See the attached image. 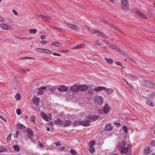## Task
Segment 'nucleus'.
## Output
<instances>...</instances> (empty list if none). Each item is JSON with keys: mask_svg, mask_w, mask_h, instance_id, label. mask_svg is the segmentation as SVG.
Returning a JSON list of instances; mask_svg holds the SVG:
<instances>
[{"mask_svg": "<svg viewBox=\"0 0 155 155\" xmlns=\"http://www.w3.org/2000/svg\"><path fill=\"white\" fill-rule=\"evenodd\" d=\"M150 148L149 147H147L145 148L144 150V153L145 154H147L150 153Z\"/></svg>", "mask_w": 155, "mask_h": 155, "instance_id": "4be33fe9", "label": "nucleus"}, {"mask_svg": "<svg viewBox=\"0 0 155 155\" xmlns=\"http://www.w3.org/2000/svg\"><path fill=\"white\" fill-rule=\"evenodd\" d=\"M0 26L1 28L5 30H10L12 29L10 28H12V27H11L8 25H7L5 24H2L0 25Z\"/></svg>", "mask_w": 155, "mask_h": 155, "instance_id": "f3484780", "label": "nucleus"}, {"mask_svg": "<svg viewBox=\"0 0 155 155\" xmlns=\"http://www.w3.org/2000/svg\"><path fill=\"white\" fill-rule=\"evenodd\" d=\"M89 119L93 120H96L97 119L99 118V116L97 115H91L87 117Z\"/></svg>", "mask_w": 155, "mask_h": 155, "instance_id": "4468645a", "label": "nucleus"}, {"mask_svg": "<svg viewBox=\"0 0 155 155\" xmlns=\"http://www.w3.org/2000/svg\"><path fill=\"white\" fill-rule=\"evenodd\" d=\"M106 88L105 87L99 86L97 87L96 88H94V91H96V92H99L102 90H106Z\"/></svg>", "mask_w": 155, "mask_h": 155, "instance_id": "2eb2a0df", "label": "nucleus"}, {"mask_svg": "<svg viewBox=\"0 0 155 155\" xmlns=\"http://www.w3.org/2000/svg\"><path fill=\"white\" fill-rule=\"evenodd\" d=\"M54 28L55 29H56L58 31H61V28H58L57 27H54Z\"/></svg>", "mask_w": 155, "mask_h": 155, "instance_id": "3c124183", "label": "nucleus"}, {"mask_svg": "<svg viewBox=\"0 0 155 155\" xmlns=\"http://www.w3.org/2000/svg\"><path fill=\"white\" fill-rule=\"evenodd\" d=\"M71 123V121L70 120H66L64 123V126H69Z\"/></svg>", "mask_w": 155, "mask_h": 155, "instance_id": "b1692460", "label": "nucleus"}, {"mask_svg": "<svg viewBox=\"0 0 155 155\" xmlns=\"http://www.w3.org/2000/svg\"><path fill=\"white\" fill-rule=\"evenodd\" d=\"M41 38L42 40H44L46 38V36L45 35H41Z\"/></svg>", "mask_w": 155, "mask_h": 155, "instance_id": "de8ad7c7", "label": "nucleus"}, {"mask_svg": "<svg viewBox=\"0 0 155 155\" xmlns=\"http://www.w3.org/2000/svg\"><path fill=\"white\" fill-rule=\"evenodd\" d=\"M43 52L45 53H46V54H51L52 53V52L47 49H44V50H43Z\"/></svg>", "mask_w": 155, "mask_h": 155, "instance_id": "7c9ffc66", "label": "nucleus"}, {"mask_svg": "<svg viewBox=\"0 0 155 155\" xmlns=\"http://www.w3.org/2000/svg\"><path fill=\"white\" fill-rule=\"evenodd\" d=\"M53 54L54 55H55V56H61L60 54H58V53H53Z\"/></svg>", "mask_w": 155, "mask_h": 155, "instance_id": "774afa93", "label": "nucleus"}, {"mask_svg": "<svg viewBox=\"0 0 155 155\" xmlns=\"http://www.w3.org/2000/svg\"><path fill=\"white\" fill-rule=\"evenodd\" d=\"M80 45V48H84L86 46L85 44H83V45Z\"/></svg>", "mask_w": 155, "mask_h": 155, "instance_id": "338daca9", "label": "nucleus"}, {"mask_svg": "<svg viewBox=\"0 0 155 155\" xmlns=\"http://www.w3.org/2000/svg\"><path fill=\"white\" fill-rule=\"evenodd\" d=\"M11 133H10L9 134L7 137V140L8 141H10L11 140Z\"/></svg>", "mask_w": 155, "mask_h": 155, "instance_id": "a18cd8bd", "label": "nucleus"}, {"mask_svg": "<svg viewBox=\"0 0 155 155\" xmlns=\"http://www.w3.org/2000/svg\"><path fill=\"white\" fill-rule=\"evenodd\" d=\"M66 24L70 28L73 30H80L78 26L75 25H74L71 24H69L68 23H66Z\"/></svg>", "mask_w": 155, "mask_h": 155, "instance_id": "1a4fd4ad", "label": "nucleus"}, {"mask_svg": "<svg viewBox=\"0 0 155 155\" xmlns=\"http://www.w3.org/2000/svg\"><path fill=\"white\" fill-rule=\"evenodd\" d=\"M51 45H53L57 46H60L62 45V44L60 43L57 42H53L51 43Z\"/></svg>", "mask_w": 155, "mask_h": 155, "instance_id": "cd10ccee", "label": "nucleus"}, {"mask_svg": "<svg viewBox=\"0 0 155 155\" xmlns=\"http://www.w3.org/2000/svg\"><path fill=\"white\" fill-rule=\"evenodd\" d=\"M0 118H1V119L2 120H3L5 121V122L7 120L6 119H5L4 118V117H3L2 116H0Z\"/></svg>", "mask_w": 155, "mask_h": 155, "instance_id": "4d7b16f0", "label": "nucleus"}, {"mask_svg": "<svg viewBox=\"0 0 155 155\" xmlns=\"http://www.w3.org/2000/svg\"><path fill=\"white\" fill-rule=\"evenodd\" d=\"M13 148L16 151H18L20 150V147L18 145H13Z\"/></svg>", "mask_w": 155, "mask_h": 155, "instance_id": "bb28decb", "label": "nucleus"}, {"mask_svg": "<svg viewBox=\"0 0 155 155\" xmlns=\"http://www.w3.org/2000/svg\"><path fill=\"white\" fill-rule=\"evenodd\" d=\"M95 145V143L94 141H92L89 143L90 146L89 150L91 153H92L95 151V149L94 146Z\"/></svg>", "mask_w": 155, "mask_h": 155, "instance_id": "39448f33", "label": "nucleus"}, {"mask_svg": "<svg viewBox=\"0 0 155 155\" xmlns=\"http://www.w3.org/2000/svg\"><path fill=\"white\" fill-rule=\"evenodd\" d=\"M40 16L43 18H44L45 19V20L46 21H47L48 22L47 20V19H48L49 20H51V16H44L43 15H41Z\"/></svg>", "mask_w": 155, "mask_h": 155, "instance_id": "c85d7f7f", "label": "nucleus"}, {"mask_svg": "<svg viewBox=\"0 0 155 155\" xmlns=\"http://www.w3.org/2000/svg\"><path fill=\"white\" fill-rule=\"evenodd\" d=\"M136 13L139 16H140L141 15H142V13H140V12L139 11H137L136 12Z\"/></svg>", "mask_w": 155, "mask_h": 155, "instance_id": "052dcab7", "label": "nucleus"}, {"mask_svg": "<svg viewBox=\"0 0 155 155\" xmlns=\"http://www.w3.org/2000/svg\"><path fill=\"white\" fill-rule=\"evenodd\" d=\"M55 144L57 146H58L61 145V144L59 142H57L55 143Z\"/></svg>", "mask_w": 155, "mask_h": 155, "instance_id": "bf43d9fd", "label": "nucleus"}, {"mask_svg": "<svg viewBox=\"0 0 155 155\" xmlns=\"http://www.w3.org/2000/svg\"><path fill=\"white\" fill-rule=\"evenodd\" d=\"M31 101L34 104L39 105L40 101L39 98L35 96L32 99Z\"/></svg>", "mask_w": 155, "mask_h": 155, "instance_id": "6e6552de", "label": "nucleus"}, {"mask_svg": "<svg viewBox=\"0 0 155 155\" xmlns=\"http://www.w3.org/2000/svg\"><path fill=\"white\" fill-rule=\"evenodd\" d=\"M37 31L36 29H30V32L31 34H35Z\"/></svg>", "mask_w": 155, "mask_h": 155, "instance_id": "72a5a7b5", "label": "nucleus"}, {"mask_svg": "<svg viewBox=\"0 0 155 155\" xmlns=\"http://www.w3.org/2000/svg\"><path fill=\"white\" fill-rule=\"evenodd\" d=\"M128 145H126V141L123 140L120 142L119 147V150L122 153H125L127 152L128 150Z\"/></svg>", "mask_w": 155, "mask_h": 155, "instance_id": "f257e3e1", "label": "nucleus"}, {"mask_svg": "<svg viewBox=\"0 0 155 155\" xmlns=\"http://www.w3.org/2000/svg\"><path fill=\"white\" fill-rule=\"evenodd\" d=\"M38 105H39L35 104V105L33 106L34 108L37 111H40V109L38 106Z\"/></svg>", "mask_w": 155, "mask_h": 155, "instance_id": "473e14b6", "label": "nucleus"}, {"mask_svg": "<svg viewBox=\"0 0 155 155\" xmlns=\"http://www.w3.org/2000/svg\"><path fill=\"white\" fill-rule=\"evenodd\" d=\"M19 71L24 73H25L26 72V70L23 68L20 69V70H19Z\"/></svg>", "mask_w": 155, "mask_h": 155, "instance_id": "49530a36", "label": "nucleus"}, {"mask_svg": "<svg viewBox=\"0 0 155 155\" xmlns=\"http://www.w3.org/2000/svg\"><path fill=\"white\" fill-rule=\"evenodd\" d=\"M95 102L97 104L101 105L103 99L101 96H97L94 99Z\"/></svg>", "mask_w": 155, "mask_h": 155, "instance_id": "0eeeda50", "label": "nucleus"}, {"mask_svg": "<svg viewBox=\"0 0 155 155\" xmlns=\"http://www.w3.org/2000/svg\"><path fill=\"white\" fill-rule=\"evenodd\" d=\"M18 128L22 129L25 128V126L23 124H18L17 125Z\"/></svg>", "mask_w": 155, "mask_h": 155, "instance_id": "f704fd0d", "label": "nucleus"}, {"mask_svg": "<svg viewBox=\"0 0 155 155\" xmlns=\"http://www.w3.org/2000/svg\"><path fill=\"white\" fill-rule=\"evenodd\" d=\"M71 153L73 155H75L76 154V152L73 149H71L70 150Z\"/></svg>", "mask_w": 155, "mask_h": 155, "instance_id": "37998d69", "label": "nucleus"}, {"mask_svg": "<svg viewBox=\"0 0 155 155\" xmlns=\"http://www.w3.org/2000/svg\"><path fill=\"white\" fill-rule=\"evenodd\" d=\"M38 146L41 147H44V145L41 143H39Z\"/></svg>", "mask_w": 155, "mask_h": 155, "instance_id": "0e129e2a", "label": "nucleus"}, {"mask_svg": "<svg viewBox=\"0 0 155 155\" xmlns=\"http://www.w3.org/2000/svg\"><path fill=\"white\" fill-rule=\"evenodd\" d=\"M48 43V41H41V43L42 45H44L46 44H47Z\"/></svg>", "mask_w": 155, "mask_h": 155, "instance_id": "6e6d98bb", "label": "nucleus"}, {"mask_svg": "<svg viewBox=\"0 0 155 155\" xmlns=\"http://www.w3.org/2000/svg\"><path fill=\"white\" fill-rule=\"evenodd\" d=\"M44 48H37L35 49V50L37 52H43Z\"/></svg>", "mask_w": 155, "mask_h": 155, "instance_id": "c9c22d12", "label": "nucleus"}, {"mask_svg": "<svg viewBox=\"0 0 155 155\" xmlns=\"http://www.w3.org/2000/svg\"><path fill=\"white\" fill-rule=\"evenodd\" d=\"M151 144L152 146L155 147V140H152L151 142Z\"/></svg>", "mask_w": 155, "mask_h": 155, "instance_id": "603ef678", "label": "nucleus"}, {"mask_svg": "<svg viewBox=\"0 0 155 155\" xmlns=\"http://www.w3.org/2000/svg\"><path fill=\"white\" fill-rule=\"evenodd\" d=\"M123 129L124 132H125L126 134L127 133V130L126 126H124L123 127Z\"/></svg>", "mask_w": 155, "mask_h": 155, "instance_id": "58836bf2", "label": "nucleus"}, {"mask_svg": "<svg viewBox=\"0 0 155 155\" xmlns=\"http://www.w3.org/2000/svg\"><path fill=\"white\" fill-rule=\"evenodd\" d=\"M96 45L99 46H101V44L98 43V40H97L96 42Z\"/></svg>", "mask_w": 155, "mask_h": 155, "instance_id": "680f3d73", "label": "nucleus"}, {"mask_svg": "<svg viewBox=\"0 0 155 155\" xmlns=\"http://www.w3.org/2000/svg\"><path fill=\"white\" fill-rule=\"evenodd\" d=\"M58 90L61 92H65L68 90V87L64 85H62L58 88Z\"/></svg>", "mask_w": 155, "mask_h": 155, "instance_id": "9d476101", "label": "nucleus"}, {"mask_svg": "<svg viewBox=\"0 0 155 155\" xmlns=\"http://www.w3.org/2000/svg\"><path fill=\"white\" fill-rule=\"evenodd\" d=\"M146 104L151 107H153L154 106L153 103L150 100H147L146 101Z\"/></svg>", "mask_w": 155, "mask_h": 155, "instance_id": "a878e982", "label": "nucleus"}, {"mask_svg": "<svg viewBox=\"0 0 155 155\" xmlns=\"http://www.w3.org/2000/svg\"><path fill=\"white\" fill-rule=\"evenodd\" d=\"M12 12L14 13V14L16 15H17L18 13L17 12L15 9H13L12 10Z\"/></svg>", "mask_w": 155, "mask_h": 155, "instance_id": "864d4df0", "label": "nucleus"}, {"mask_svg": "<svg viewBox=\"0 0 155 155\" xmlns=\"http://www.w3.org/2000/svg\"><path fill=\"white\" fill-rule=\"evenodd\" d=\"M110 48L114 49L115 50L118 51H120V48L114 45L111 44V45H110Z\"/></svg>", "mask_w": 155, "mask_h": 155, "instance_id": "aec40b11", "label": "nucleus"}, {"mask_svg": "<svg viewBox=\"0 0 155 155\" xmlns=\"http://www.w3.org/2000/svg\"><path fill=\"white\" fill-rule=\"evenodd\" d=\"M41 115L44 119L47 121L49 120V119H51L52 117V116L51 114H48L47 115L45 113L43 112H41Z\"/></svg>", "mask_w": 155, "mask_h": 155, "instance_id": "7ed1b4c3", "label": "nucleus"}, {"mask_svg": "<svg viewBox=\"0 0 155 155\" xmlns=\"http://www.w3.org/2000/svg\"><path fill=\"white\" fill-rule=\"evenodd\" d=\"M116 64L117 65L120 66H122V64L120 62H117Z\"/></svg>", "mask_w": 155, "mask_h": 155, "instance_id": "13d9d810", "label": "nucleus"}, {"mask_svg": "<svg viewBox=\"0 0 155 155\" xmlns=\"http://www.w3.org/2000/svg\"><path fill=\"white\" fill-rule=\"evenodd\" d=\"M6 149L3 146H0V153L4 152L6 151Z\"/></svg>", "mask_w": 155, "mask_h": 155, "instance_id": "c756f323", "label": "nucleus"}, {"mask_svg": "<svg viewBox=\"0 0 155 155\" xmlns=\"http://www.w3.org/2000/svg\"><path fill=\"white\" fill-rule=\"evenodd\" d=\"M39 91L37 93V95H41L43 94V91Z\"/></svg>", "mask_w": 155, "mask_h": 155, "instance_id": "09e8293b", "label": "nucleus"}, {"mask_svg": "<svg viewBox=\"0 0 155 155\" xmlns=\"http://www.w3.org/2000/svg\"><path fill=\"white\" fill-rule=\"evenodd\" d=\"M46 87L43 86V87H41L38 88L37 89L38 91H43V90H45V89H46Z\"/></svg>", "mask_w": 155, "mask_h": 155, "instance_id": "4c0bfd02", "label": "nucleus"}, {"mask_svg": "<svg viewBox=\"0 0 155 155\" xmlns=\"http://www.w3.org/2000/svg\"><path fill=\"white\" fill-rule=\"evenodd\" d=\"M71 89L73 92H77L79 90V85L76 84L73 85L71 87Z\"/></svg>", "mask_w": 155, "mask_h": 155, "instance_id": "f8f14e48", "label": "nucleus"}, {"mask_svg": "<svg viewBox=\"0 0 155 155\" xmlns=\"http://www.w3.org/2000/svg\"><path fill=\"white\" fill-rule=\"evenodd\" d=\"M15 98L16 100L19 101L21 98V95L19 94H17L15 96Z\"/></svg>", "mask_w": 155, "mask_h": 155, "instance_id": "2f4dec72", "label": "nucleus"}, {"mask_svg": "<svg viewBox=\"0 0 155 155\" xmlns=\"http://www.w3.org/2000/svg\"><path fill=\"white\" fill-rule=\"evenodd\" d=\"M80 48V45H79L76 46L75 47H73L72 48V49L74 50V49H76Z\"/></svg>", "mask_w": 155, "mask_h": 155, "instance_id": "5fc2aeb1", "label": "nucleus"}, {"mask_svg": "<svg viewBox=\"0 0 155 155\" xmlns=\"http://www.w3.org/2000/svg\"><path fill=\"white\" fill-rule=\"evenodd\" d=\"M35 117L34 115H32L31 117L30 120L33 122H35Z\"/></svg>", "mask_w": 155, "mask_h": 155, "instance_id": "e433bc0d", "label": "nucleus"}, {"mask_svg": "<svg viewBox=\"0 0 155 155\" xmlns=\"http://www.w3.org/2000/svg\"><path fill=\"white\" fill-rule=\"evenodd\" d=\"M110 26L112 27L113 28L115 29L116 30L118 31L119 32L122 33L123 32L122 31H121L118 28H117V27H116L113 24H110Z\"/></svg>", "mask_w": 155, "mask_h": 155, "instance_id": "412c9836", "label": "nucleus"}, {"mask_svg": "<svg viewBox=\"0 0 155 155\" xmlns=\"http://www.w3.org/2000/svg\"><path fill=\"white\" fill-rule=\"evenodd\" d=\"M16 113L18 115H20L21 114V111L20 109H18L16 110Z\"/></svg>", "mask_w": 155, "mask_h": 155, "instance_id": "a19ab883", "label": "nucleus"}, {"mask_svg": "<svg viewBox=\"0 0 155 155\" xmlns=\"http://www.w3.org/2000/svg\"><path fill=\"white\" fill-rule=\"evenodd\" d=\"M113 90L110 88H108L106 91V92L108 95L111 94L113 92Z\"/></svg>", "mask_w": 155, "mask_h": 155, "instance_id": "393cba45", "label": "nucleus"}, {"mask_svg": "<svg viewBox=\"0 0 155 155\" xmlns=\"http://www.w3.org/2000/svg\"><path fill=\"white\" fill-rule=\"evenodd\" d=\"M27 132L28 133V134H33V132L32 130L30 129H29L27 130Z\"/></svg>", "mask_w": 155, "mask_h": 155, "instance_id": "79ce46f5", "label": "nucleus"}, {"mask_svg": "<svg viewBox=\"0 0 155 155\" xmlns=\"http://www.w3.org/2000/svg\"><path fill=\"white\" fill-rule=\"evenodd\" d=\"M141 17L142 18H147V17L145 15H144V14H142V15H140Z\"/></svg>", "mask_w": 155, "mask_h": 155, "instance_id": "69168bd1", "label": "nucleus"}, {"mask_svg": "<svg viewBox=\"0 0 155 155\" xmlns=\"http://www.w3.org/2000/svg\"><path fill=\"white\" fill-rule=\"evenodd\" d=\"M145 84L148 87H153V88H154L155 87V84L149 81H146L145 82Z\"/></svg>", "mask_w": 155, "mask_h": 155, "instance_id": "9b49d317", "label": "nucleus"}, {"mask_svg": "<svg viewBox=\"0 0 155 155\" xmlns=\"http://www.w3.org/2000/svg\"><path fill=\"white\" fill-rule=\"evenodd\" d=\"M81 124L84 126H87L90 125V121L88 117H87L86 120L81 121Z\"/></svg>", "mask_w": 155, "mask_h": 155, "instance_id": "20e7f679", "label": "nucleus"}, {"mask_svg": "<svg viewBox=\"0 0 155 155\" xmlns=\"http://www.w3.org/2000/svg\"><path fill=\"white\" fill-rule=\"evenodd\" d=\"M87 89L88 87L86 85L79 86V90L81 91H84L87 90Z\"/></svg>", "mask_w": 155, "mask_h": 155, "instance_id": "ddd939ff", "label": "nucleus"}, {"mask_svg": "<svg viewBox=\"0 0 155 155\" xmlns=\"http://www.w3.org/2000/svg\"><path fill=\"white\" fill-rule=\"evenodd\" d=\"M113 127L110 124H107L105 126V130L107 131H109L112 130Z\"/></svg>", "mask_w": 155, "mask_h": 155, "instance_id": "dca6fc26", "label": "nucleus"}, {"mask_svg": "<svg viewBox=\"0 0 155 155\" xmlns=\"http://www.w3.org/2000/svg\"><path fill=\"white\" fill-rule=\"evenodd\" d=\"M104 42L105 44H106L107 45H108L109 47L111 45V44L110 42H109L108 41L106 40H104Z\"/></svg>", "mask_w": 155, "mask_h": 155, "instance_id": "c03bdc74", "label": "nucleus"}, {"mask_svg": "<svg viewBox=\"0 0 155 155\" xmlns=\"http://www.w3.org/2000/svg\"><path fill=\"white\" fill-rule=\"evenodd\" d=\"M87 28L88 30L90 32L93 33H97L99 35H100L102 37L104 38H107L106 35L103 32L99 31L95 29H92L91 28H90L88 26L86 27Z\"/></svg>", "mask_w": 155, "mask_h": 155, "instance_id": "f03ea898", "label": "nucleus"}, {"mask_svg": "<svg viewBox=\"0 0 155 155\" xmlns=\"http://www.w3.org/2000/svg\"><path fill=\"white\" fill-rule=\"evenodd\" d=\"M55 123L57 125H61L63 124V121L60 118H58L54 121Z\"/></svg>", "mask_w": 155, "mask_h": 155, "instance_id": "a211bd4d", "label": "nucleus"}, {"mask_svg": "<svg viewBox=\"0 0 155 155\" xmlns=\"http://www.w3.org/2000/svg\"><path fill=\"white\" fill-rule=\"evenodd\" d=\"M20 134L19 132L18 131H17L15 135V138H18Z\"/></svg>", "mask_w": 155, "mask_h": 155, "instance_id": "ea45409f", "label": "nucleus"}, {"mask_svg": "<svg viewBox=\"0 0 155 155\" xmlns=\"http://www.w3.org/2000/svg\"><path fill=\"white\" fill-rule=\"evenodd\" d=\"M121 3L123 8L126 9L129 7V3L127 0H121Z\"/></svg>", "mask_w": 155, "mask_h": 155, "instance_id": "423d86ee", "label": "nucleus"}, {"mask_svg": "<svg viewBox=\"0 0 155 155\" xmlns=\"http://www.w3.org/2000/svg\"><path fill=\"white\" fill-rule=\"evenodd\" d=\"M33 136V134H28V137L29 139H31Z\"/></svg>", "mask_w": 155, "mask_h": 155, "instance_id": "8fccbe9b", "label": "nucleus"}, {"mask_svg": "<svg viewBox=\"0 0 155 155\" xmlns=\"http://www.w3.org/2000/svg\"><path fill=\"white\" fill-rule=\"evenodd\" d=\"M105 61L107 62L109 64H111L113 62V60L110 58H105Z\"/></svg>", "mask_w": 155, "mask_h": 155, "instance_id": "5701e85b", "label": "nucleus"}, {"mask_svg": "<svg viewBox=\"0 0 155 155\" xmlns=\"http://www.w3.org/2000/svg\"><path fill=\"white\" fill-rule=\"evenodd\" d=\"M110 107L107 104H106L104 107V111L105 114L108 113L109 111Z\"/></svg>", "mask_w": 155, "mask_h": 155, "instance_id": "6ab92c4d", "label": "nucleus"}, {"mask_svg": "<svg viewBox=\"0 0 155 155\" xmlns=\"http://www.w3.org/2000/svg\"><path fill=\"white\" fill-rule=\"evenodd\" d=\"M69 51V50H63L61 51V52H67Z\"/></svg>", "mask_w": 155, "mask_h": 155, "instance_id": "e2e57ef3", "label": "nucleus"}]
</instances>
